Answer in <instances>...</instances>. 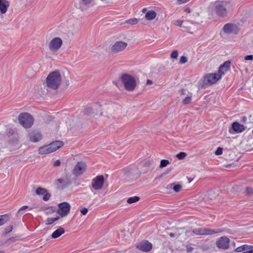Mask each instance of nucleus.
Returning a JSON list of instances; mask_svg holds the SVG:
<instances>
[{
  "label": "nucleus",
  "instance_id": "f257e3e1",
  "mask_svg": "<svg viewBox=\"0 0 253 253\" xmlns=\"http://www.w3.org/2000/svg\"><path fill=\"white\" fill-rule=\"evenodd\" d=\"M61 82V76L58 71H55L50 73L46 80V85L48 88L52 89H57Z\"/></svg>",
  "mask_w": 253,
  "mask_h": 253
},
{
  "label": "nucleus",
  "instance_id": "f03ea898",
  "mask_svg": "<svg viewBox=\"0 0 253 253\" xmlns=\"http://www.w3.org/2000/svg\"><path fill=\"white\" fill-rule=\"evenodd\" d=\"M121 81L126 90L132 91L135 89L136 86V81L132 76L124 74L121 76Z\"/></svg>",
  "mask_w": 253,
  "mask_h": 253
},
{
  "label": "nucleus",
  "instance_id": "7ed1b4c3",
  "mask_svg": "<svg viewBox=\"0 0 253 253\" xmlns=\"http://www.w3.org/2000/svg\"><path fill=\"white\" fill-rule=\"evenodd\" d=\"M221 75L218 73H209L206 75L200 82L201 88H205L207 85L215 84L220 78Z\"/></svg>",
  "mask_w": 253,
  "mask_h": 253
},
{
  "label": "nucleus",
  "instance_id": "20e7f679",
  "mask_svg": "<svg viewBox=\"0 0 253 253\" xmlns=\"http://www.w3.org/2000/svg\"><path fill=\"white\" fill-rule=\"evenodd\" d=\"M18 119L20 124L25 128H31L34 124V119L29 113H21L19 114Z\"/></svg>",
  "mask_w": 253,
  "mask_h": 253
},
{
  "label": "nucleus",
  "instance_id": "39448f33",
  "mask_svg": "<svg viewBox=\"0 0 253 253\" xmlns=\"http://www.w3.org/2000/svg\"><path fill=\"white\" fill-rule=\"evenodd\" d=\"M228 4L227 1H216L214 8L216 14L221 17H225L227 14V7Z\"/></svg>",
  "mask_w": 253,
  "mask_h": 253
},
{
  "label": "nucleus",
  "instance_id": "423d86ee",
  "mask_svg": "<svg viewBox=\"0 0 253 253\" xmlns=\"http://www.w3.org/2000/svg\"><path fill=\"white\" fill-rule=\"evenodd\" d=\"M58 209L57 210V213L60 217H64L67 216L70 211L71 205L67 202L61 203L58 205Z\"/></svg>",
  "mask_w": 253,
  "mask_h": 253
},
{
  "label": "nucleus",
  "instance_id": "0eeeda50",
  "mask_svg": "<svg viewBox=\"0 0 253 253\" xmlns=\"http://www.w3.org/2000/svg\"><path fill=\"white\" fill-rule=\"evenodd\" d=\"M222 232L220 229H211L210 228H198L193 230V232L198 235H209L219 233Z\"/></svg>",
  "mask_w": 253,
  "mask_h": 253
},
{
  "label": "nucleus",
  "instance_id": "6e6552de",
  "mask_svg": "<svg viewBox=\"0 0 253 253\" xmlns=\"http://www.w3.org/2000/svg\"><path fill=\"white\" fill-rule=\"evenodd\" d=\"M63 41L60 38L55 37L50 42L48 47L49 50L52 52L57 51L62 46Z\"/></svg>",
  "mask_w": 253,
  "mask_h": 253
},
{
  "label": "nucleus",
  "instance_id": "1a4fd4ad",
  "mask_svg": "<svg viewBox=\"0 0 253 253\" xmlns=\"http://www.w3.org/2000/svg\"><path fill=\"white\" fill-rule=\"evenodd\" d=\"M104 183V177L102 175H98L92 179L91 186L95 190H99L102 188Z\"/></svg>",
  "mask_w": 253,
  "mask_h": 253
},
{
  "label": "nucleus",
  "instance_id": "9d476101",
  "mask_svg": "<svg viewBox=\"0 0 253 253\" xmlns=\"http://www.w3.org/2000/svg\"><path fill=\"white\" fill-rule=\"evenodd\" d=\"M124 174L125 176V179L129 180L133 178L135 176H139L138 170L135 167L126 168L123 169Z\"/></svg>",
  "mask_w": 253,
  "mask_h": 253
},
{
  "label": "nucleus",
  "instance_id": "9b49d317",
  "mask_svg": "<svg viewBox=\"0 0 253 253\" xmlns=\"http://www.w3.org/2000/svg\"><path fill=\"white\" fill-rule=\"evenodd\" d=\"M127 46V43L125 42L117 41L112 46L111 51L113 53H119L125 50Z\"/></svg>",
  "mask_w": 253,
  "mask_h": 253
},
{
  "label": "nucleus",
  "instance_id": "f8f14e48",
  "mask_svg": "<svg viewBox=\"0 0 253 253\" xmlns=\"http://www.w3.org/2000/svg\"><path fill=\"white\" fill-rule=\"evenodd\" d=\"M229 239L226 236L218 238L215 243L216 246L221 249H228L229 247Z\"/></svg>",
  "mask_w": 253,
  "mask_h": 253
},
{
  "label": "nucleus",
  "instance_id": "ddd939ff",
  "mask_svg": "<svg viewBox=\"0 0 253 253\" xmlns=\"http://www.w3.org/2000/svg\"><path fill=\"white\" fill-rule=\"evenodd\" d=\"M28 137L32 142L35 143L41 140L42 139V135L39 131L33 130L29 131Z\"/></svg>",
  "mask_w": 253,
  "mask_h": 253
},
{
  "label": "nucleus",
  "instance_id": "4468645a",
  "mask_svg": "<svg viewBox=\"0 0 253 253\" xmlns=\"http://www.w3.org/2000/svg\"><path fill=\"white\" fill-rule=\"evenodd\" d=\"M86 168V164L84 162H78L73 169V173L76 176H79L82 175L85 171Z\"/></svg>",
  "mask_w": 253,
  "mask_h": 253
},
{
  "label": "nucleus",
  "instance_id": "2eb2a0df",
  "mask_svg": "<svg viewBox=\"0 0 253 253\" xmlns=\"http://www.w3.org/2000/svg\"><path fill=\"white\" fill-rule=\"evenodd\" d=\"M136 248L141 251L148 252L152 250V244L148 241H142L137 243Z\"/></svg>",
  "mask_w": 253,
  "mask_h": 253
},
{
  "label": "nucleus",
  "instance_id": "dca6fc26",
  "mask_svg": "<svg viewBox=\"0 0 253 253\" xmlns=\"http://www.w3.org/2000/svg\"><path fill=\"white\" fill-rule=\"evenodd\" d=\"M94 0H81L78 2H76L75 4L76 7L80 9L81 11H84L87 7H88Z\"/></svg>",
  "mask_w": 253,
  "mask_h": 253
},
{
  "label": "nucleus",
  "instance_id": "f3484780",
  "mask_svg": "<svg viewBox=\"0 0 253 253\" xmlns=\"http://www.w3.org/2000/svg\"><path fill=\"white\" fill-rule=\"evenodd\" d=\"M223 29L225 33L228 34H237L239 31L238 26L230 23L226 24L224 26Z\"/></svg>",
  "mask_w": 253,
  "mask_h": 253
},
{
  "label": "nucleus",
  "instance_id": "a211bd4d",
  "mask_svg": "<svg viewBox=\"0 0 253 253\" xmlns=\"http://www.w3.org/2000/svg\"><path fill=\"white\" fill-rule=\"evenodd\" d=\"M230 66V62L229 61H226L224 63L221 64L218 69V74L222 77L225 72L228 71Z\"/></svg>",
  "mask_w": 253,
  "mask_h": 253
},
{
  "label": "nucleus",
  "instance_id": "6ab92c4d",
  "mask_svg": "<svg viewBox=\"0 0 253 253\" xmlns=\"http://www.w3.org/2000/svg\"><path fill=\"white\" fill-rule=\"evenodd\" d=\"M10 5L7 0H0V11L2 14H5Z\"/></svg>",
  "mask_w": 253,
  "mask_h": 253
},
{
  "label": "nucleus",
  "instance_id": "aec40b11",
  "mask_svg": "<svg viewBox=\"0 0 253 253\" xmlns=\"http://www.w3.org/2000/svg\"><path fill=\"white\" fill-rule=\"evenodd\" d=\"M232 127L233 130L237 133H241L244 131L246 127L240 124L238 122H234L232 124Z\"/></svg>",
  "mask_w": 253,
  "mask_h": 253
},
{
  "label": "nucleus",
  "instance_id": "412c9836",
  "mask_svg": "<svg viewBox=\"0 0 253 253\" xmlns=\"http://www.w3.org/2000/svg\"><path fill=\"white\" fill-rule=\"evenodd\" d=\"M49 145L53 152L62 147L64 145V142L62 141L56 140L50 143Z\"/></svg>",
  "mask_w": 253,
  "mask_h": 253
},
{
  "label": "nucleus",
  "instance_id": "4be33fe9",
  "mask_svg": "<svg viewBox=\"0 0 253 253\" xmlns=\"http://www.w3.org/2000/svg\"><path fill=\"white\" fill-rule=\"evenodd\" d=\"M38 152L40 154L44 155L51 153L52 152L49 145H45L39 148Z\"/></svg>",
  "mask_w": 253,
  "mask_h": 253
},
{
  "label": "nucleus",
  "instance_id": "5701e85b",
  "mask_svg": "<svg viewBox=\"0 0 253 253\" xmlns=\"http://www.w3.org/2000/svg\"><path fill=\"white\" fill-rule=\"evenodd\" d=\"M65 232V231L64 229L62 227H60L59 228L56 229L55 231H54L52 235H51V238L52 239H55L57 238H58L60 237L61 235L64 234Z\"/></svg>",
  "mask_w": 253,
  "mask_h": 253
},
{
  "label": "nucleus",
  "instance_id": "b1692460",
  "mask_svg": "<svg viewBox=\"0 0 253 253\" xmlns=\"http://www.w3.org/2000/svg\"><path fill=\"white\" fill-rule=\"evenodd\" d=\"M156 15V12L153 10H150L146 13L145 18L148 20H152L155 18Z\"/></svg>",
  "mask_w": 253,
  "mask_h": 253
},
{
  "label": "nucleus",
  "instance_id": "393cba45",
  "mask_svg": "<svg viewBox=\"0 0 253 253\" xmlns=\"http://www.w3.org/2000/svg\"><path fill=\"white\" fill-rule=\"evenodd\" d=\"M10 218V214L0 215V226L5 224Z\"/></svg>",
  "mask_w": 253,
  "mask_h": 253
},
{
  "label": "nucleus",
  "instance_id": "a878e982",
  "mask_svg": "<svg viewBox=\"0 0 253 253\" xmlns=\"http://www.w3.org/2000/svg\"><path fill=\"white\" fill-rule=\"evenodd\" d=\"M18 142V136L17 134H14L9 141V144L11 145H15Z\"/></svg>",
  "mask_w": 253,
  "mask_h": 253
},
{
  "label": "nucleus",
  "instance_id": "bb28decb",
  "mask_svg": "<svg viewBox=\"0 0 253 253\" xmlns=\"http://www.w3.org/2000/svg\"><path fill=\"white\" fill-rule=\"evenodd\" d=\"M242 250H243V252L242 253H252L253 252L252 246H249L248 245H245L242 246Z\"/></svg>",
  "mask_w": 253,
  "mask_h": 253
},
{
  "label": "nucleus",
  "instance_id": "cd10ccee",
  "mask_svg": "<svg viewBox=\"0 0 253 253\" xmlns=\"http://www.w3.org/2000/svg\"><path fill=\"white\" fill-rule=\"evenodd\" d=\"M35 192L38 195H43L47 192V190L42 187H38Z\"/></svg>",
  "mask_w": 253,
  "mask_h": 253
},
{
  "label": "nucleus",
  "instance_id": "c85d7f7f",
  "mask_svg": "<svg viewBox=\"0 0 253 253\" xmlns=\"http://www.w3.org/2000/svg\"><path fill=\"white\" fill-rule=\"evenodd\" d=\"M58 183L60 184V185H58V187L61 189H63L67 187L68 183H66L65 181L63 179L59 178L57 180Z\"/></svg>",
  "mask_w": 253,
  "mask_h": 253
},
{
  "label": "nucleus",
  "instance_id": "c756f323",
  "mask_svg": "<svg viewBox=\"0 0 253 253\" xmlns=\"http://www.w3.org/2000/svg\"><path fill=\"white\" fill-rule=\"evenodd\" d=\"M42 211L46 213H52L55 211V208L54 207H50L47 208H43Z\"/></svg>",
  "mask_w": 253,
  "mask_h": 253
},
{
  "label": "nucleus",
  "instance_id": "7c9ffc66",
  "mask_svg": "<svg viewBox=\"0 0 253 253\" xmlns=\"http://www.w3.org/2000/svg\"><path fill=\"white\" fill-rule=\"evenodd\" d=\"M60 218L59 216H57L55 217H52V218H47L46 220V224L47 225L51 224L54 222L56 221V220H58Z\"/></svg>",
  "mask_w": 253,
  "mask_h": 253
},
{
  "label": "nucleus",
  "instance_id": "2f4dec72",
  "mask_svg": "<svg viewBox=\"0 0 253 253\" xmlns=\"http://www.w3.org/2000/svg\"><path fill=\"white\" fill-rule=\"evenodd\" d=\"M140 199L139 197L138 196H134L129 198L127 200V202L128 204H132L135 202H137Z\"/></svg>",
  "mask_w": 253,
  "mask_h": 253
},
{
  "label": "nucleus",
  "instance_id": "473e14b6",
  "mask_svg": "<svg viewBox=\"0 0 253 253\" xmlns=\"http://www.w3.org/2000/svg\"><path fill=\"white\" fill-rule=\"evenodd\" d=\"M169 164V162L168 160L163 159L161 161L160 165L159 166L160 168H163L166 167Z\"/></svg>",
  "mask_w": 253,
  "mask_h": 253
},
{
  "label": "nucleus",
  "instance_id": "72a5a7b5",
  "mask_svg": "<svg viewBox=\"0 0 253 253\" xmlns=\"http://www.w3.org/2000/svg\"><path fill=\"white\" fill-rule=\"evenodd\" d=\"M138 22V20L136 18L130 19L126 21V23L127 24H129L130 25H134L137 24Z\"/></svg>",
  "mask_w": 253,
  "mask_h": 253
},
{
  "label": "nucleus",
  "instance_id": "f704fd0d",
  "mask_svg": "<svg viewBox=\"0 0 253 253\" xmlns=\"http://www.w3.org/2000/svg\"><path fill=\"white\" fill-rule=\"evenodd\" d=\"M186 155L187 154L186 153L181 152L176 155V157L179 160H182L186 156Z\"/></svg>",
  "mask_w": 253,
  "mask_h": 253
},
{
  "label": "nucleus",
  "instance_id": "c9c22d12",
  "mask_svg": "<svg viewBox=\"0 0 253 253\" xmlns=\"http://www.w3.org/2000/svg\"><path fill=\"white\" fill-rule=\"evenodd\" d=\"M153 163V160H149L146 161L143 164V167L146 168H150Z\"/></svg>",
  "mask_w": 253,
  "mask_h": 253
},
{
  "label": "nucleus",
  "instance_id": "e433bc0d",
  "mask_svg": "<svg viewBox=\"0 0 253 253\" xmlns=\"http://www.w3.org/2000/svg\"><path fill=\"white\" fill-rule=\"evenodd\" d=\"M51 197V194L48 193L47 191L43 195V200L44 201H47L49 200Z\"/></svg>",
  "mask_w": 253,
  "mask_h": 253
},
{
  "label": "nucleus",
  "instance_id": "4c0bfd02",
  "mask_svg": "<svg viewBox=\"0 0 253 253\" xmlns=\"http://www.w3.org/2000/svg\"><path fill=\"white\" fill-rule=\"evenodd\" d=\"M178 57V51L177 50L172 51L170 54V57L173 59H176Z\"/></svg>",
  "mask_w": 253,
  "mask_h": 253
},
{
  "label": "nucleus",
  "instance_id": "58836bf2",
  "mask_svg": "<svg viewBox=\"0 0 253 253\" xmlns=\"http://www.w3.org/2000/svg\"><path fill=\"white\" fill-rule=\"evenodd\" d=\"M182 188V186L180 184H177L173 186V189L176 192H178Z\"/></svg>",
  "mask_w": 253,
  "mask_h": 253
},
{
  "label": "nucleus",
  "instance_id": "ea45409f",
  "mask_svg": "<svg viewBox=\"0 0 253 253\" xmlns=\"http://www.w3.org/2000/svg\"><path fill=\"white\" fill-rule=\"evenodd\" d=\"M93 109L92 108L89 107L84 109V112L85 114L87 115H89L92 113Z\"/></svg>",
  "mask_w": 253,
  "mask_h": 253
},
{
  "label": "nucleus",
  "instance_id": "a19ab883",
  "mask_svg": "<svg viewBox=\"0 0 253 253\" xmlns=\"http://www.w3.org/2000/svg\"><path fill=\"white\" fill-rule=\"evenodd\" d=\"M253 194V189L250 187H247L246 194L248 196H251Z\"/></svg>",
  "mask_w": 253,
  "mask_h": 253
},
{
  "label": "nucleus",
  "instance_id": "79ce46f5",
  "mask_svg": "<svg viewBox=\"0 0 253 253\" xmlns=\"http://www.w3.org/2000/svg\"><path fill=\"white\" fill-rule=\"evenodd\" d=\"M191 101V98L190 97H186L183 100V103L184 104H187L190 103Z\"/></svg>",
  "mask_w": 253,
  "mask_h": 253
},
{
  "label": "nucleus",
  "instance_id": "37998d69",
  "mask_svg": "<svg viewBox=\"0 0 253 253\" xmlns=\"http://www.w3.org/2000/svg\"><path fill=\"white\" fill-rule=\"evenodd\" d=\"M187 58L185 56H182L180 57V63L181 64H184L187 62Z\"/></svg>",
  "mask_w": 253,
  "mask_h": 253
},
{
  "label": "nucleus",
  "instance_id": "c03bdc74",
  "mask_svg": "<svg viewBox=\"0 0 253 253\" xmlns=\"http://www.w3.org/2000/svg\"><path fill=\"white\" fill-rule=\"evenodd\" d=\"M222 152H223V148L221 147H218L215 152V154L216 155H220L222 154Z\"/></svg>",
  "mask_w": 253,
  "mask_h": 253
},
{
  "label": "nucleus",
  "instance_id": "a18cd8bd",
  "mask_svg": "<svg viewBox=\"0 0 253 253\" xmlns=\"http://www.w3.org/2000/svg\"><path fill=\"white\" fill-rule=\"evenodd\" d=\"M28 207L27 206H24L23 207H22L21 208H20L18 211H17V213L16 214L17 216H18V215L19 214H21L22 213L21 212L24 210H25L26 209H28Z\"/></svg>",
  "mask_w": 253,
  "mask_h": 253
},
{
  "label": "nucleus",
  "instance_id": "49530a36",
  "mask_svg": "<svg viewBox=\"0 0 253 253\" xmlns=\"http://www.w3.org/2000/svg\"><path fill=\"white\" fill-rule=\"evenodd\" d=\"M88 212V209L86 208H84L81 210V212L83 215H86Z\"/></svg>",
  "mask_w": 253,
  "mask_h": 253
},
{
  "label": "nucleus",
  "instance_id": "de8ad7c7",
  "mask_svg": "<svg viewBox=\"0 0 253 253\" xmlns=\"http://www.w3.org/2000/svg\"><path fill=\"white\" fill-rule=\"evenodd\" d=\"M245 59L246 60H253V55H248L245 57Z\"/></svg>",
  "mask_w": 253,
  "mask_h": 253
},
{
  "label": "nucleus",
  "instance_id": "09e8293b",
  "mask_svg": "<svg viewBox=\"0 0 253 253\" xmlns=\"http://www.w3.org/2000/svg\"><path fill=\"white\" fill-rule=\"evenodd\" d=\"M183 23V21L181 20H176L175 21L174 24L176 26H181Z\"/></svg>",
  "mask_w": 253,
  "mask_h": 253
},
{
  "label": "nucleus",
  "instance_id": "8fccbe9b",
  "mask_svg": "<svg viewBox=\"0 0 253 253\" xmlns=\"http://www.w3.org/2000/svg\"><path fill=\"white\" fill-rule=\"evenodd\" d=\"M193 250V248L190 246H186V251L187 253H191Z\"/></svg>",
  "mask_w": 253,
  "mask_h": 253
},
{
  "label": "nucleus",
  "instance_id": "3c124183",
  "mask_svg": "<svg viewBox=\"0 0 253 253\" xmlns=\"http://www.w3.org/2000/svg\"><path fill=\"white\" fill-rule=\"evenodd\" d=\"M60 164H61V162H60V160H57L54 162L53 166L55 167H57V166H60Z\"/></svg>",
  "mask_w": 253,
  "mask_h": 253
},
{
  "label": "nucleus",
  "instance_id": "603ef678",
  "mask_svg": "<svg viewBox=\"0 0 253 253\" xmlns=\"http://www.w3.org/2000/svg\"><path fill=\"white\" fill-rule=\"evenodd\" d=\"M235 251L236 252H240L243 251V250H242V247L237 248Z\"/></svg>",
  "mask_w": 253,
  "mask_h": 253
},
{
  "label": "nucleus",
  "instance_id": "864d4df0",
  "mask_svg": "<svg viewBox=\"0 0 253 253\" xmlns=\"http://www.w3.org/2000/svg\"><path fill=\"white\" fill-rule=\"evenodd\" d=\"M153 84V82H152L151 80H148L147 81L146 84H147V85L151 84Z\"/></svg>",
  "mask_w": 253,
  "mask_h": 253
},
{
  "label": "nucleus",
  "instance_id": "5fc2aeb1",
  "mask_svg": "<svg viewBox=\"0 0 253 253\" xmlns=\"http://www.w3.org/2000/svg\"><path fill=\"white\" fill-rule=\"evenodd\" d=\"M8 241L11 242H14L15 241V239L14 238H11L8 239Z\"/></svg>",
  "mask_w": 253,
  "mask_h": 253
},
{
  "label": "nucleus",
  "instance_id": "6e6d98bb",
  "mask_svg": "<svg viewBox=\"0 0 253 253\" xmlns=\"http://www.w3.org/2000/svg\"><path fill=\"white\" fill-rule=\"evenodd\" d=\"M178 1H182V2H186L188 1H189V0H177Z\"/></svg>",
  "mask_w": 253,
  "mask_h": 253
},
{
  "label": "nucleus",
  "instance_id": "4d7b16f0",
  "mask_svg": "<svg viewBox=\"0 0 253 253\" xmlns=\"http://www.w3.org/2000/svg\"><path fill=\"white\" fill-rule=\"evenodd\" d=\"M169 236H170V237H174V234H173V233H169Z\"/></svg>",
  "mask_w": 253,
  "mask_h": 253
},
{
  "label": "nucleus",
  "instance_id": "13d9d810",
  "mask_svg": "<svg viewBox=\"0 0 253 253\" xmlns=\"http://www.w3.org/2000/svg\"><path fill=\"white\" fill-rule=\"evenodd\" d=\"M9 230L8 232H10V231H12V226H10L9 227Z\"/></svg>",
  "mask_w": 253,
  "mask_h": 253
},
{
  "label": "nucleus",
  "instance_id": "bf43d9fd",
  "mask_svg": "<svg viewBox=\"0 0 253 253\" xmlns=\"http://www.w3.org/2000/svg\"><path fill=\"white\" fill-rule=\"evenodd\" d=\"M180 91L181 92L182 94H184V89H182L180 90Z\"/></svg>",
  "mask_w": 253,
  "mask_h": 253
},
{
  "label": "nucleus",
  "instance_id": "052dcab7",
  "mask_svg": "<svg viewBox=\"0 0 253 253\" xmlns=\"http://www.w3.org/2000/svg\"><path fill=\"white\" fill-rule=\"evenodd\" d=\"M146 11V9L145 8H143V9H142V12H143V13H144Z\"/></svg>",
  "mask_w": 253,
  "mask_h": 253
},
{
  "label": "nucleus",
  "instance_id": "680f3d73",
  "mask_svg": "<svg viewBox=\"0 0 253 253\" xmlns=\"http://www.w3.org/2000/svg\"><path fill=\"white\" fill-rule=\"evenodd\" d=\"M112 107H113V106H110V107H109L108 109L109 110V111H110V110H111V109L112 108Z\"/></svg>",
  "mask_w": 253,
  "mask_h": 253
},
{
  "label": "nucleus",
  "instance_id": "e2e57ef3",
  "mask_svg": "<svg viewBox=\"0 0 253 253\" xmlns=\"http://www.w3.org/2000/svg\"><path fill=\"white\" fill-rule=\"evenodd\" d=\"M186 11H187L188 12H190V10L189 9H187Z\"/></svg>",
  "mask_w": 253,
  "mask_h": 253
},
{
  "label": "nucleus",
  "instance_id": "0e129e2a",
  "mask_svg": "<svg viewBox=\"0 0 253 253\" xmlns=\"http://www.w3.org/2000/svg\"><path fill=\"white\" fill-rule=\"evenodd\" d=\"M0 253H5L4 251H0Z\"/></svg>",
  "mask_w": 253,
  "mask_h": 253
},
{
  "label": "nucleus",
  "instance_id": "69168bd1",
  "mask_svg": "<svg viewBox=\"0 0 253 253\" xmlns=\"http://www.w3.org/2000/svg\"><path fill=\"white\" fill-rule=\"evenodd\" d=\"M27 78H31V77L30 76H27Z\"/></svg>",
  "mask_w": 253,
  "mask_h": 253
},
{
  "label": "nucleus",
  "instance_id": "338daca9",
  "mask_svg": "<svg viewBox=\"0 0 253 253\" xmlns=\"http://www.w3.org/2000/svg\"><path fill=\"white\" fill-rule=\"evenodd\" d=\"M173 184H173V183H172V184H171V185H171V186H172V185H173Z\"/></svg>",
  "mask_w": 253,
  "mask_h": 253
},
{
  "label": "nucleus",
  "instance_id": "774afa93",
  "mask_svg": "<svg viewBox=\"0 0 253 253\" xmlns=\"http://www.w3.org/2000/svg\"><path fill=\"white\" fill-rule=\"evenodd\" d=\"M252 133H253V131H252Z\"/></svg>",
  "mask_w": 253,
  "mask_h": 253
}]
</instances>
